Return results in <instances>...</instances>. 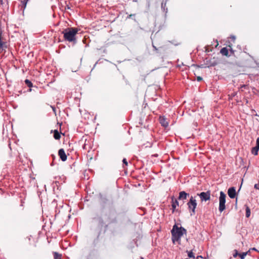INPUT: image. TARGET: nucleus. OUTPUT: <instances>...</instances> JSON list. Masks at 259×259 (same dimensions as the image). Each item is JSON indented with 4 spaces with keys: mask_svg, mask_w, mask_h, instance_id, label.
<instances>
[{
    "mask_svg": "<svg viewBox=\"0 0 259 259\" xmlns=\"http://www.w3.org/2000/svg\"><path fill=\"white\" fill-rule=\"evenodd\" d=\"M77 32V28L69 27L64 29L62 33L64 35L63 36L65 40L75 44L76 42V35Z\"/></svg>",
    "mask_w": 259,
    "mask_h": 259,
    "instance_id": "f257e3e1",
    "label": "nucleus"
},
{
    "mask_svg": "<svg viewBox=\"0 0 259 259\" xmlns=\"http://www.w3.org/2000/svg\"><path fill=\"white\" fill-rule=\"evenodd\" d=\"M172 235V241L174 243L179 242L180 238L184 235L187 233V230L182 227H179L175 224L171 231Z\"/></svg>",
    "mask_w": 259,
    "mask_h": 259,
    "instance_id": "f03ea898",
    "label": "nucleus"
},
{
    "mask_svg": "<svg viewBox=\"0 0 259 259\" xmlns=\"http://www.w3.org/2000/svg\"><path fill=\"white\" fill-rule=\"evenodd\" d=\"M197 203L195 198L191 196L189 201L187 203V205L191 215H194L195 214V209L197 206Z\"/></svg>",
    "mask_w": 259,
    "mask_h": 259,
    "instance_id": "7ed1b4c3",
    "label": "nucleus"
},
{
    "mask_svg": "<svg viewBox=\"0 0 259 259\" xmlns=\"http://www.w3.org/2000/svg\"><path fill=\"white\" fill-rule=\"evenodd\" d=\"M226 195L223 192H220V196L219 197V210L222 212L226 209Z\"/></svg>",
    "mask_w": 259,
    "mask_h": 259,
    "instance_id": "20e7f679",
    "label": "nucleus"
},
{
    "mask_svg": "<svg viewBox=\"0 0 259 259\" xmlns=\"http://www.w3.org/2000/svg\"><path fill=\"white\" fill-rule=\"evenodd\" d=\"M199 196L201 201L209 200L210 199V192L208 191L207 192H203L197 194Z\"/></svg>",
    "mask_w": 259,
    "mask_h": 259,
    "instance_id": "39448f33",
    "label": "nucleus"
},
{
    "mask_svg": "<svg viewBox=\"0 0 259 259\" xmlns=\"http://www.w3.org/2000/svg\"><path fill=\"white\" fill-rule=\"evenodd\" d=\"M218 64V62L214 57L210 59H208L207 58L205 59V64L208 67L210 66H214Z\"/></svg>",
    "mask_w": 259,
    "mask_h": 259,
    "instance_id": "423d86ee",
    "label": "nucleus"
},
{
    "mask_svg": "<svg viewBox=\"0 0 259 259\" xmlns=\"http://www.w3.org/2000/svg\"><path fill=\"white\" fill-rule=\"evenodd\" d=\"M58 155L59 156L60 159L63 161H65L67 160V156L65 152V151L63 149H60L58 151Z\"/></svg>",
    "mask_w": 259,
    "mask_h": 259,
    "instance_id": "0eeeda50",
    "label": "nucleus"
},
{
    "mask_svg": "<svg viewBox=\"0 0 259 259\" xmlns=\"http://www.w3.org/2000/svg\"><path fill=\"white\" fill-rule=\"evenodd\" d=\"M228 194L231 198H234L236 196V190L234 187H231L228 189Z\"/></svg>",
    "mask_w": 259,
    "mask_h": 259,
    "instance_id": "6e6552de",
    "label": "nucleus"
},
{
    "mask_svg": "<svg viewBox=\"0 0 259 259\" xmlns=\"http://www.w3.org/2000/svg\"><path fill=\"white\" fill-rule=\"evenodd\" d=\"M159 122L161 125L163 127H166L168 126V122L167 121L166 118L164 117H160Z\"/></svg>",
    "mask_w": 259,
    "mask_h": 259,
    "instance_id": "1a4fd4ad",
    "label": "nucleus"
},
{
    "mask_svg": "<svg viewBox=\"0 0 259 259\" xmlns=\"http://www.w3.org/2000/svg\"><path fill=\"white\" fill-rule=\"evenodd\" d=\"M172 211L174 212L175 211H176V208L178 206H179V202L178 200L176 199H175L174 197H172Z\"/></svg>",
    "mask_w": 259,
    "mask_h": 259,
    "instance_id": "9d476101",
    "label": "nucleus"
},
{
    "mask_svg": "<svg viewBox=\"0 0 259 259\" xmlns=\"http://www.w3.org/2000/svg\"><path fill=\"white\" fill-rule=\"evenodd\" d=\"M189 195L188 193H187L185 191H181L179 193V196L178 197L179 200H186L187 197Z\"/></svg>",
    "mask_w": 259,
    "mask_h": 259,
    "instance_id": "9b49d317",
    "label": "nucleus"
},
{
    "mask_svg": "<svg viewBox=\"0 0 259 259\" xmlns=\"http://www.w3.org/2000/svg\"><path fill=\"white\" fill-rule=\"evenodd\" d=\"M54 138L56 140H60L61 138L60 134L57 130L54 131Z\"/></svg>",
    "mask_w": 259,
    "mask_h": 259,
    "instance_id": "f8f14e48",
    "label": "nucleus"
},
{
    "mask_svg": "<svg viewBox=\"0 0 259 259\" xmlns=\"http://www.w3.org/2000/svg\"><path fill=\"white\" fill-rule=\"evenodd\" d=\"M221 53L224 56H228V50L227 48H223L221 51Z\"/></svg>",
    "mask_w": 259,
    "mask_h": 259,
    "instance_id": "ddd939ff",
    "label": "nucleus"
},
{
    "mask_svg": "<svg viewBox=\"0 0 259 259\" xmlns=\"http://www.w3.org/2000/svg\"><path fill=\"white\" fill-rule=\"evenodd\" d=\"M31 240V236H28L24 240V243L26 245H30Z\"/></svg>",
    "mask_w": 259,
    "mask_h": 259,
    "instance_id": "4468645a",
    "label": "nucleus"
},
{
    "mask_svg": "<svg viewBox=\"0 0 259 259\" xmlns=\"http://www.w3.org/2000/svg\"><path fill=\"white\" fill-rule=\"evenodd\" d=\"M259 150V148H258L257 147H254L252 148L251 150V153L252 154L254 155H257L258 154V151Z\"/></svg>",
    "mask_w": 259,
    "mask_h": 259,
    "instance_id": "2eb2a0df",
    "label": "nucleus"
},
{
    "mask_svg": "<svg viewBox=\"0 0 259 259\" xmlns=\"http://www.w3.org/2000/svg\"><path fill=\"white\" fill-rule=\"evenodd\" d=\"M54 259H61L62 255L57 252H54Z\"/></svg>",
    "mask_w": 259,
    "mask_h": 259,
    "instance_id": "dca6fc26",
    "label": "nucleus"
},
{
    "mask_svg": "<svg viewBox=\"0 0 259 259\" xmlns=\"http://www.w3.org/2000/svg\"><path fill=\"white\" fill-rule=\"evenodd\" d=\"M250 215V210L248 206L246 207V217L247 218L249 217Z\"/></svg>",
    "mask_w": 259,
    "mask_h": 259,
    "instance_id": "f3484780",
    "label": "nucleus"
},
{
    "mask_svg": "<svg viewBox=\"0 0 259 259\" xmlns=\"http://www.w3.org/2000/svg\"><path fill=\"white\" fill-rule=\"evenodd\" d=\"M25 83L28 87L30 88L32 87V83L28 79H26L25 80Z\"/></svg>",
    "mask_w": 259,
    "mask_h": 259,
    "instance_id": "a211bd4d",
    "label": "nucleus"
},
{
    "mask_svg": "<svg viewBox=\"0 0 259 259\" xmlns=\"http://www.w3.org/2000/svg\"><path fill=\"white\" fill-rule=\"evenodd\" d=\"M187 252L188 253V256H189V257L193 258H195L194 253H193L192 251H189L187 250Z\"/></svg>",
    "mask_w": 259,
    "mask_h": 259,
    "instance_id": "6ab92c4d",
    "label": "nucleus"
},
{
    "mask_svg": "<svg viewBox=\"0 0 259 259\" xmlns=\"http://www.w3.org/2000/svg\"><path fill=\"white\" fill-rule=\"evenodd\" d=\"M28 1V0H23L21 1L22 4V7L23 8V10L25 9Z\"/></svg>",
    "mask_w": 259,
    "mask_h": 259,
    "instance_id": "aec40b11",
    "label": "nucleus"
},
{
    "mask_svg": "<svg viewBox=\"0 0 259 259\" xmlns=\"http://www.w3.org/2000/svg\"><path fill=\"white\" fill-rule=\"evenodd\" d=\"M247 252H243L242 253H239V256L241 259H244L246 255H247Z\"/></svg>",
    "mask_w": 259,
    "mask_h": 259,
    "instance_id": "412c9836",
    "label": "nucleus"
},
{
    "mask_svg": "<svg viewBox=\"0 0 259 259\" xmlns=\"http://www.w3.org/2000/svg\"><path fill=\"white\" fill-rule=\"evenodd\" d=\"M4 42L2 40V33H0V49L3 47Z\"/></svg>",
    "mask_w": 259,
    "mask_h": 259,
    "instance_id": "4be33fe9",
    "label": "nucleus"
},
{
    "mask_svg": "<svg viewBox=\"0 0 259 259\" xmlns=\"http://www.w3.org/2000/svg\"><path fill=\"white\" fill-rule=\"evenodd\" d=\"M234 252H235V253H234V254H233V256H234V257H237V256H239V253H238V251H237V250H234Z\"/></svg>",
    "mask_w": 259,
    "mask_h": 259,
    "instance_id": "5701e85b",
    "label": "nucleus"
},
{
    "mask_svg": "<svg viewBox=\"0 0 259 259\" xmlns=\"http://www.w3.org/2000/svg\"><path fill=\"white\" fill-rule=\"evenodd\" d=\"M122 162H123V164H125L126 166H127L128 165L127 161L125 158H123Z\"/></svg>",
    "mask_w": 259,
    "mask_h": 259,
    "instance_id": "b1692460",
    "label": "nucleus"
},
{
    "mask_svg": "<svg viewBox=\"0 0 259 259\" xmlns=\"http://www.w3.org/2000/svg\"><path fill=\"white\" fill-rule=\"evenodd\" d=\"M254 187L255 189L259 190V181L257 184L254 185Z\"/></svg>",
    "mask_w": 259,
    "mask_h": 259,
    "instance_id": "393cba45",
    "label": "nucleus"
},
{
    "mask_svg": "<svg viewBox=\"0 0 259 259\" xmlns=\"http://www.w3.org/2000/svg\"><path fill=\"white\" fill-rule=\"evenodd\" d=\"M256 147H257L258 148H259V137L256 139Z\"/></svg>",
    "mask_w": 259,
    "mask_h": 259,
    "instance_id": "a878e982",
    "label": "nucleus"
},
{
    "mask_svg": "<svg viewBox=\"0 0 259 259\" xmlns=\"http://www.w3.org/2000/svg\"><path fill=\"white\" fill-rule=\"evenodd\" d=\"M202 80V78L201 77H200V76H197V80L198 81H201Z\"/></svg>",
    "mask_w": 259,
    "mask_h": 259,
    "instance_id": "bb28decb",
    "label": "nucleus"
},
{
    "mask_svg": "<svg viewBox=\"0 0 259 259\" xmlns=\"http://www.w3.org/2000/svg\"><path fill=\"white\" fill-rule=\"evenodd\" d=\"M0 3L1 4H3V0H0Z\"/></svg>",
    "mask_w": 259,
    "mask_h": 259,
    "instance_id": "cd10ccee",
    "label": "nucleus"
},
{
    "mask_svg": "<svg viewBox=\"0 0 259 259\" xmlns=\"http://www.w3.org/2000/svg\"><path fill=\"white\" fill-rule=\"evenodd\" d=\"M197 257L200 258V257H202V256H198Z\"/></svg>",
    "mask_w": 259,
    "mask_h": 259,
    "instance_id": "c85d7f7f",
    "label": "nucleus"
},
{
    "mask_svg": "<svg viewBox=\"0 0 259 259\" xmlns=\"http://www.w3.org/2000/svg\"><path fill=\"white\" fill-rule=\"evenodd\" d=\"M153 48H155V49H156V48H155V46H153Z\"/></svg>",
    "mask_w": 259,
    "mask_h": 259,
    "instance_id": "c756f323",
    "label": "nucleus"
},
{
    "mask_svg": "<svg viewBox=\"0 0 259 259\" xmlns=\"http://www.w3.org/2000/svg\"><path fill=\"white\" fill-rule=\"evenodd\" d=\"M153 48H155V49H156V48H155V46H153Z\"/></svg>",
    "mask_w": 259,
    "mask_h": 259,
    "instance_id": "7c9ffc66",
    "label": "nucleus"
},
{
    "mask_svg": "<svg viewBox=\"0 0 259 259\" xmlns=\"http://www.w3.org/2000/svg\"><path fill=\"white\" fill-rule=\"evenodd\" d=\"M153 48H155V49H156V48H155V46H153Z\"/></svg>",
    "mask_w": 259,
    "mask_h": 259,
    "instance_id": "2f4dec72",
    "label": "nucleus"
},
{
    "mask_svg": "<svg viewBox=\"0 0 259 259\" xmlns=\"http://www.w3.org/2000/svg\"><path fill=\"white\" fill-rule=\"evenodd\" d=\"M141 259H144V258H143V257H141Z\"/></svg>",
    "mask_w": 259,
    "mask_h": 259,
    "instance_id": "473e14b6",
    "label": "nucleus"
}]
</instances>
